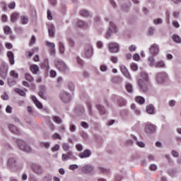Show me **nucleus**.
I'll use <instances>...</instances> for the list:
<instances>
[{"mask_svg":"<svg viewBox=\"0 0 181 181\" xmlns=\"http://www.w3.org/2000/svg\"><path fill=\"white\" fill-rule=\"evenodd\" d=\"M140 77L138 80L139 86L144 93H146L148 91V86H149V76L146 72H141Z\"/></svg>","mask_w":181,"mask_h":181,"instance_id":"obj_1","label":"nucleus"},{"mask_svg":"<svg viewBox=\"0 0 181 181\" xmlns=\"http://www.w3.org/2000/svg\"><path fill=\"white\" fill-rule=\"evenodd\" d=\"M16 143L18 145L19 149H21V151H23L24 152H30L32 151V148H30L29 146H26L25 141L22 140H17Z\"/></svg>","mask_w":181,"mask_h":181,"instance_id":"obj_2","label":"nucleus"},{"mask_svg":"<svg viewBox=\"0 0 181 181\" xmlns=\"http://www.w3.org/2000/svg\"><path fill=\"white\" fill-rule=\"evenodd\" d=\"M55 66L59 71H66V70H68L67 66H66V64L62 60H57L55 62Z\"/></svg>","mask_w":181,"mask_h":181,"instance_id":"obj_3","label":"nucleus"},{"mask_svg":"<svg viewBox=\"0 0 181 181\" xmlns=\"http://www.w3.org/2000/svg\"><path fill=\"white\" fill-rule=\"evenodd\" d=\"M168 78V74L165 72H160L157 74L156 81L158 84H162Z\"/></svg>","mask_w":181,"mask_h":181,"instance_id":"obj_4","label":"nucleus"},{"mask_svg":"<svg viewBox=\"0 0 181 181\" xmlns=\"http://www.w3.org/2000/svg\"><path fill=\"white\" fill-rule=\"evenodd\" d=\"M111 32L112 33H117L118 30H117V27L115 26V25L113 23L110 22L109 31L106 33L107 39H109V37H111Z\"/></svg>","mask_w":181,"mask_h":181,"instance_id":"obj_5","label":"nucleus"},{"mask_svg":"<svg viewBox=\"0 0 181 181\" xmlns=\"http://www.w3.org/2000/svg\"><path fill=\"white\" fill-rule=\"evenodd\" d=\"M108 49L110 53H117L118 50H119V46L115 42H110L108 45Z\"/></svg>","mask_w":181,"mask_h":181,"instance_id":"obj_6","label":"nucleus"},{"mask_svg":"<svg viewBox=\"0 0 181 181\" xmlns=\"http://www.w3.org/2000/svg\"><path fill=\"white\" fill-rule=\"evenodd\" d=\"M59 97L63 103H70L71 100V96L67 92L64 91L60 94Z\"/></svg>","mask_w":181,"mask_h":181,"instance_id":"obj_7","label":"nucleus"},{"mask_svg":"<svg viewBox=\"0 0 181 181\" xmlns=\"http://www.w3.org/2000/svg\"><path fill=\"white\" fill-rule=\"evenodd\" d=\"M149 52L151 54H153V56H156V54L159 53V45L155 43L151 45L149 48Z\"/></svg>","mask_w":181,"mask_h":181,"instance_id":"obj_8","label":"nucleus"},{"mask_svg":"<svg viewBox=\"0 0 181 181\" xmlns=\"http://www.w3.org/2000/svg\"><path fill=\"white\" fill-rule=\"evenodd\" d=\"M156 131V126L151 124H147L145 126V132L146 134H153Z\"/></svg>","mask_w":181,"mask_h":181,"instance_id":"obj_9","label":"nucleus"},{"mask_svg":"<svg viewBox=\"0 0 181 181\" xmlns=\"http://www.w3.org/2000/svg\"><path fill=\"white\" fill-rule=\"evenodd\" d=\"M120 70L123 76H124L126 78H128V80H131V74H129V71H128V69H127L125 65H122L120 66Z\"/></svg>","mask_w":181,"mask_h":181,"instance_id":"obj_10","label":"nucleus"},{"mask_svg":"<svg viewBox=\"0 0 181 181\" xmlns=\"http://www.w3.org/2000/svg\"><path fill=\"white\" fill-rule=\"evenodd\" d=\"M31 168L33 172L37 175H42V173H43V169H42V167L37 164H33Z\"/></svg>","mask_w":181,"mask_h":181,"instance_id":"obj_11","label":"nucleus"},{"mask_svg":"<svg viewBox=\"0 0 181 181\" xmlns=\"http://www.w3.org/2000/svg\"><path fill=\"white\" fill-rule=\"evenodd\" d=\"M85 56L87 57V59H90L91 56H93V47L91 45H87L85 47Z\"/></svg>","mask_w":181,"mask_h":181,"instance_id":"obj_12","label":"nucleus"},{"mask_svg":"<svg viewBox=\"0 0 181 181\" xmlns=\"http://www.w3.org/2000/svg\"><path fill=\"white\" fill-rule=\"evenodd\" d=\"M94 170V168L90 165H86L81 168V171L83 173H91L93 170Z\"/></svg>","mask_w":181,"mask_h":181,"instance_id":"obj_13","label":"nucleus"},{"mask_svg":"<svg viewBox=\"0 0 181 181\" xmlns=\"http://www.w3.org/2000/svg\"><path fill=\"white\" fill-rule=\"evenodd\" d=\"M7 57L9 60L10 64L13 66V64H15V55H13V52H12V51H8L7 52Z\"/></svg>","mask_w":181,"mask_h":181,"instance_id":"obj_14","label":"nucleus"},{"mask_svg":"<svg viewBox=\"0 0 181 181\" xmlns=\"http://www.w3.org/2000/svg\"><path fill=\"white\" fill-rule=\"evenodd\" d=\"M32 101H33L35 105L36 106L37 108H39L40 110H42L43 108V105H42V103H40L37 98H35V95H33L31 97Z\"/></svg>","mask_w":181,"mask_h":181,"instance_id":"obj_15","label":"nucleus"},{"mask_svg":"<svg viewBox=\"0 0 181 181\" xmlns=\"http://www.w3.org/2000/svg\"><path fill=\"white\" fill-rule=\"evenodd\" d=\"M78 156L81 158V159H83L84 158H90V156H91V151L86 149L83 153H79Z\"/></svg>","mask_w":181,"mask_h":181,"instance_id":"obj_16","label":"nucleus"},{"mask_svg":"<svg viewBox=\"0 0 181 181\" xmlns=\"http://www.w3.org/2000/svg\"><path fill=\"white\" fill-rule=\"evenodd\" d=\"M8 129H10V131L11 132H13V134H16V135H19V134H21V132L19 131L18 127H16L13 124H9L8 125Z\"/></svg>","mask_w":181,"mask_h":181,"instance_id":"obj_17","label":"nucleus"},{"mask_svg":"<svg viewBox=\"0 0 181 181\" xmlns=\"http://www.w3.org/2000/svg\"><path fill=\"white\" fill-rule=\"evenodd\" d=\"M146 111L148 114H154L155 113V107L153 105H147L146 107Z\"/></svg>","mask_w":181,"mask_h":181,"instance_id":"obj_18","label":"nucleus"},{"mask_svg":"<svg viewBox=\"0 0 181 181\" xmlns=\"http://www.w3.org/2000/svg\"><path fill=\"white\" fill-rule=\"evenodd\" d=\"M7 166L8 168H13L16 166V160H15V158H9L7 161Z\"/></svg>","mask_w":181,"mask_h":181,"instance_id":"obj_19","label":"nucleus"},{"mask_svg":"<svg viewBox=\"0 0 181 181\" xmlns=\"http://www.w3.org/2000/svg\"><path fill=\"white\" fill-rule=\"evenodd\" d=\"M47 46H48V47H50V50H49L50 54H52V56L54 55V53H55L54 43L47 42Z\"/></svg>","mask_w":181,"mask_h":181,"instance_id":"obj_20","label":"nucleus"},{"mask_svg":"<svg viewBox=\"0 0 181 181\" xmlns=\"http://www.w3.org/2000/svg\"><path fill=\"white\" fill-rule=\"evenodd\" d=\"M30 70L33 74H37V71H39V66L36 64H32L30 66Z\"/></svg>","mask_w":181,"mask_h":181,"instance_id":"obj_21","label":"nucleus"},{"mask_svg":"<svg viewBox=\"0 0 181 181\" xmlns=\"http://www.w3.org/2000/svg\"><path fill=\"white\" fill-rule=\"evenodd\" d=\"M19 18V13L14 12L11 15V22L13 23Z\"/></svg>","mask_w":181,"mask_h":181,"instance_id":"obj_22","label":"nucleus"},{"mask_svg":"<svg viewBox=\"0 0 181 181\" xmlns=\"http://www.w3.org/2000/svg\"><path fill=\"white\" fill-rule=\"evenodd\" d=\"M48 33L50 37H54V25H49L48 28Z\"/></svg>","mask_w":181,"mask_h":181,"instance_id":"obj_23","label":"nucleus"},{"mask_svg":"<svg viewBox=\"0 0 181 181\" xmlns=\"http://www.w3.org/2000/svg\"><path fill=\"white\" fill-rule=\"evenodd\" d=\"M70 156H73V152L68 151L67 154H62V160L64 161L70 159Z\"/></svg>","mask_w":181,"mask_h":181,"instance_id":"obj_24","label":"nucleus"},{"mask_svg":"<svg viewBox=\"0 0 181 181\" xmlns=\"http://www.w3.org/2000/svg\"><path fill=\"white\" fill-rule=\"evenodd\" d=\"M136 103H138V104H140L142 105V104H145V98L142 96H136L135 98Z\"/></svg>","mask_w":181,"mask_h":181,"instance_id":"obj_25","label":"nucleus"},{"mask_svg":"<svg viewBox=\"0 0 181 181\" xmlns=\"http://www.w3.org/2000/svg\"><path fill=\"white\" fill-rule=\"evenodd\" d=\"M21 21L23 25H28V23L29 22V17H28L26 16H21Z\"/></svg>","mask_w":181,"mask_h":181,"instance_id":"obj_26","label":"nucleus"},{"mask_svg":"<svg viewBox=\"0 0 181 181\" xmlns=\"http://www.w3.org/2000/svg\"><path fill=\"white\" fill-rule=\"evenodd\" d=\"M96 108L97 110H98L100 114H101V115H103V114H105V108L101 105H96Z\"/></svg>","mask_w":181,"mask_h":181,"instance_id":"obj_27","label":"nucleus"},{"mask_svg":"<svg viewBox=\"0 0 181 181\" xmlns=\"http://www.w3.org/2000/svg\"><path fill=\"white\" fill-rule=\"evenodd\" d=\"M117 104L119 107H124V105H126L127 104V100L123 98H119L117 100Z\"/></svg>","mask_w":181,"mask_h":181,"instance_id":"obj_28","label":"nucleus"},{"mask_svg":"<svg viewBox=\"0 0 181 181\" xmlns=\"http://www.w3.org/2000/svg\"><path fill=\"white\" fill-rule=\"evenodd\" d=\"M172 39L175 43H181V38L177 34H174L172 36Z\"/></svg>","mask_w":181,"mask_h":181,"instance_id":"obj_29","label":"nucleus"},{"mask_svg":"<svg viewBox=\"0 0 181 181\" xmlns=\"http://www.w3.org/2000/svg\"><path fill=\"white\" fill-rule=\"evenodd\" d=\"M40 148H45V149H49L50 148V143L49 142H40Z\"/></svg>","mask_w":181,"mask_h":181,"instance_id":"obj_30","label":"nucleus"},{"mask_svg":"<svg viewBox=\"0 0 181 181\" xmlns=\"http://www.w3.org/2000/svg\"><path fill=\"white\" fill-rule=\"evenodd\" d=\"M52 121H54V122H55L56 124H62V122H63V121L59 116H53Z\"/></svg>","mask_w":181,"mask_h":181,"instance_id":"obj_31","label":"nucleus"},{"mask_svg":"<svg viewBox=\"0 0 181 181\" xmlns=\"http://www.w3.org/2000/svg\"><path fill=\"white\" fill-rule=\"evenodd\" d=\"M25 78L27 80V81H29L30 83H33V77L30 74L26 73L25 74Z\"/></svg>","mask_w":181,"mask_h":181,"instance_id":"obj_32","label":"nucleus"},{"mask_svg":"<svg viewBox=\"0 0 181 181\" xmlns=\"http://www.w3.org/2000/svg\"><path fill=\"white\" fill-rule=\"evenodd\" d=\"M81 16H83L84 18H87L90 16V13L87 11V10H81L80 11Z\"/></svg>","mask_w":181,"mask_h":181,"instance_id":"obj_33","label":"nucleus"},{"mask_svg":"<svg viewBox=\"0 0 181 181\" xmlns=\"http://www.w3.org/2000/svg\"><path fill=\"white\" fill-rule=\"evenodd\" d=\"M77 26L78 28H87V23H84L83 21H78L77 22Z\"/></svg>","mask_w":181,"mask_h":181,"instance_id":"obj_34","label":"nucleus"},{"mask_svg":"<svg viewBox=\"0 0 181 181\" xmlns=\"http://www.w3.org/2000/svg\"><path fill=\"white\" fill-rule=\"evenodd\" d=\"M62 149L65 151V152H69V151H70V145L67 143H64L62 144Z\"/></svg>","mask_w":181,"mask_h":181,"instance_id":"obj_35","label":"nucleus"},{"mask_svg":"<svg viewBox=\"0 0 181 181\" xmlns=\"http://www.w3.org/2000/svg\"><path fill=\"white\" fill-rule=\"evenodd\" d=\"M16 93H17V94H19L22 97H25L26 95V93H25L24 90L22 89H19V88L16 89Z\"/></svg>","mask_w":181,"mask_h":181,"instance_id":"obj_36","label":"nucleus"},{"mask_svg":"<svg viewBox=\"0 0 181 181\" xmlns=\"http://www.w3.org/2000/svg\"><path fill=\"white\" fill-rule=\"evenodd\" d=\"M130 69L132 71H138V64L135 63H132L130 64Z\"/></svg>","mask_w":181,"mask_h":181,"instance_id":"obj_37","label":"nucleus"},{"mask_svg":"<svg viewBox=\"0 0 181 181\" xmlns=\"http://www.w3.org/2000/svg\"><path fill=\"white\" fill-rule=\"evenodd\" d=\"M36 43V37L35 35H33L31 37V39L30 40L29 42V46H33Z\"/></svg>","mask_w":181,"mask_h":181,"instance_id":"obj_38","label":"nucleus"},{"mask_svg":"<svg viewBox=\"0 0 181 181\" xmlns=\"http://www.w3.org/2000/svg\"><path fill=\"white\" fill-rule=\"evenodd\" d=\"M38 95L40 98H42V100H46V95H45V88H42V90L38 93Z\"/></svg>","mask_w":181,"mask_h":181,"instance_id":"obj_39","label":"nucleus"},{"mask_svg":"<svg viewBox=\"0 0 181 181\" xmlns=\"http://www.w3.org/2000/svg\"><path fill=\"white\" fill-rule=\"evenodd\" d=\"M59 47L60 53L62 54L64 53V44H63V42H59Z\"/></svg>","mask_w":181,"mask_h":181,"instance_id":"obj_40","label":"nucleus"},{"mask_svg":"<svg viewBox=\"0 0 181 181\" xmlns=\"http://www.w3.org/2000/svg\"><path fill=\"white\" fill-rule=\"evenodd\" d=\"M10 76L11 77H13V78H18V73H16V71H15V70H11L10 71Z\"/></svg>","mask_w":181,"mask_h":181,"instance_id":"obj_41","label":"nucleus"},{"mask_svg":"<svg viewBox=\"0 0 181 181\" xmlns=\"http://www.w3.org/2000/svg\"><path fill=\"white\" fill-rule=\"evenodd\" d=\"M156 67H165V62L163 61H160L156 64Z\"/></svg>","mask_w":181,"mask_h":181,"instance_id":"obj_42","label":"nucleus"},{"mask_svg":"<svg viewBox=\"0 0 181 181\" xmlns=\"http://www.w3.org/2000/svg\"><path fill=\"white\" fill-rule=\"evenodd\" d=\"M25 57H27V59H30V57H32L33 56V52L32 51H27L25 52Z\"/></svg>","mask_w":181,"mask_h":181,"instance_id":"obj_43","label":"nucleus"},{"mask_svg":"<svg viewBox=\"0 0 181 181\" xmlns=\"http://www.w3.org/2000/svg\"><path fill=\"white\" fill-rule=\"evenodd\" d=\"M126 90H127L128 93H132V85L130 83L126 84Z\"/></svg>","mask_w":181,"mask_h":181,"instance_id":"obj_44","label":"nucleus"},{"mask_svg":"<svg viewBox=\"0 0 181 181\" xmlns=\"http://www.w3.org/2000/svg\"><path fill=\"white\" fill-rule=\"evenodd\" d=\"M69 169L70 170H76V169H78V165H77L76 164L70 165L69 166Z\"/></svg>","mask_w":181,"mask_h":181,"instance_id":"obj_45","label":"nucleus"},{"mask_svg":"<svg viewBox=\"0 0 181 181\" xmlns=\"http://www.w3.org/2000/svg\"><path fill=\"white\" fill-rule=\"evenodd\" d=\"M60 149V146L56 144L54 147H52L51 151L52 152H56Z\"/></svg>","mask_w":181,"mask_h":181,"instance_id":"obj_46","label":"nucleus"},{"mask_svg":"<svg viewBox=\"0 0 181 181\" xmlns=\"http://www.w3.org/2000/svg\"><path fill=\"white\" fill-rule=\"evenodd\" d=\"M4 32L5 35H9L11 33V28L6 26L4 28Z\"/></svg>","mask_w":181,"mask_h":181,"instance_id":"obj_47","label":"nucleus"},{"mask_svg":"<svg viewBox=\"0 0 181 181\" xmlns=\"http://www.w3.org/2000/svg\"><path fill=\"white\" fill-rule=\"evenodd\" d=\"M0 76L2 77V78H5L6 77V71L5 70H0Z\"/></svg>","mask_w":181,"mask_h":181,"instance_id":"obj_48","label":"nucleus"},{"mask_svg":"<svg viewBox=\"0 0 181 181\" xmlns=\"http://www.w3.org/2000/svg\"><path fill=\"white\" fill-rule=\"evenodd\" d=\"M68 87L71 91H74V84L71 82H69L68 84Z\"/></svg>","mask_w":181,"mask_h":181,"instance_id":"obj_49","label":"nucleus"},{"mask_svg":"<svg viewBox=\"0 0 181 181\" xmlns=\"http://www.w3.org/2000/svg\"><path fill=\"white\" fill-rule=\"evenodd\" d=\"M154 25H160L162 23V20L160 18H157L153 21Z\"/></svg>","mask_w":181,"mask_h":181,"instance_id":"obj_50","label":"nucleus"},{"mask_svg":"<svg viewBox=\"0 0 181 181\" xmlns=\"http://www.w3.org/2000/svg\"><path fill=\"white\" fill-rule=\"evenodd\" d=\"M15 6H16V4H15L14 1H12L8 4L9 9H15Z\"/></svg>","mask_w":181,"mask_h":181,"instance_id":"obj_51","label":"nucleus"},{"mask_svg":"<svg viewBox=\"0 0 181 181\" xmlns=\"http://www.w3.org/2000/svg\"><path fill=\"white\" fill-rule=\"evenodd\" d=\"M110 61L112 63H117V62H118V58L117 57H110Z\"/></svg>","mask_w":181,"mask_h":181,"instance_id":"obj_52","label":"nucleus"},{"mask_svg":"<svg viewBox=\"0 0 181 181\" xmlns=\"http://www.w3.org/2000/svg\"><path fill=\"white\" fill-rule=\"evenodd\" d=\"M52 138H53L54 139H62V136H59V134H57V133L54 134L52 135Z\"/></svg>","mask_w":181,"mask_h":181,"instance_id":"obj_53","label":"nucleus"},{"mask_svg":"<svg viewBox=\"0 0 181 181\" xmlns=\"http://www.w3.org/2000/svg\"><path fill=\"white\" fill-rule=\"evenodd\" d=\"M67 40L69 46H71V47H73V46H74V41L71 38H68Z\"/></svg>","mask_w":181,"mask_h":181,"instance_id":"obj_54","label":"nucleus"},{"mask_svg":"<svg viewBox=\"0 0 181 181\" xmlns=\"http://www.w3.org/2000/svg\"><path fill=\"white\" fill-rule=\"evenodd\" d=\"M0 8H2L3 10L6 11L7 10L6 4H5L4 2H1L0 3Z\"/></svg>","mask_w":181,"mask_h":181,"instance_id":"obj_55","label":"nucleus"},{"mask_svg":"<svg viewBox=\"0 0 181 181\" xmlns=\"http://www.w3.org/2000/svg\"><path fill=\"white\" fill-rule=\"evenodd\" d=\"M136 145H138L139 148H145V143L142 141H137Z\"/></svg>","mask_w":181,"mask_h":181,"instance_id":"obj_56","label":"nucleus"},{"mask_svg":"<svg viewBox=\"0 0 181 181\" xmlns=\"http://www.w3.org/2000/svg\"><path fill=\"white\" fill-rule=\"evenodd\" d=\"M102 173H104V175H108L110 173V170L105 169V168H100Z\"/></svg>","mask_w":181,"mask_h":181,"instance_id":"obj_57","label":"nucleus"},{"mask_svg":"<svg viewBox=\"0 0 181 181\" xmlns=\"http://www.w3.org/2000/svg\"><path fill=\"white\" fill-rule=\"evenodd\" d=\"M76 148L77 149V151H78L79 152H81V151H83V146L81 144H76Z\"/></svg>","mask_w":181,"mask_h":181,"instance_id":"obj_58","label":"nucleus"},{"mask_svg":"<svg viewBox=\"0 0 181 181\" xmlns=\"http://www.w3.org/2000/svg\"><path fill=\"white\" fill-rule=\"evenodd\" d=\"M81 125L83 128H84L85 129H87V128H88V124H87V122H82L81 123Z\"/></svg>","mask_w":181,"mask_h":181,"instance_id":"obj_59","label":"nucleus"},{"mask_svg":"<svg viewBox=\"0 0 181 181\" xmlns=\"http://www.w3.org/2000/svg\"><path fill=\"white\" fill-rule=\"evenodd\" d=\"M69 131H71V132H76V126H74V124H70Z\"/></svg>","mask_w":181,"mask_h":181,"instance_id":"obj_60","label":"nucleus"},{"mask_svg":"<svg viewBox=\"0 0 181 181\" xmlns=\"http://www.w3.org/2000/svg\"><path fill=\"white\" fill-rule=\"evenodd\" d=\"M47 19L49 21H52V19H53V17L52 16V12L49 10L47 11Z\"/></svg>","mask_w":181,"mask_h":181,"instance_id":"obj_61","label":"nucleus"},{"mask_svg":"<svg viewBox=\"0 0 181 181\" xmlns=\"http://www.w3.org/2000/svg\"><path fill=\"white\" fill-rule=\"evenodd\" d=\"M133 59H134V60H135L136 62H138V61L139 60V59H141V57H139V54H135L133 56Z\"/></svg>","mask_w":181,"mask_h":181,"instance_id":"obj_62","label":"nucleus"},{"mask_svg":"<svg viewBox=\"0 0 181 181\" xmlns=\"http://www.w3.org/2000/svg\"><path fill=\"white\" fill-rule=\"evenodd\" d=\"M150 170H156L158 169V167H156V165L151 164L149 167Z\"/></svg>","mask_w":181,"mask_h":181,"instance_id":"obj_63","label":"nucleus"},{"mask_svg":"<svg viewBox=\"0 0 181 181\" xmlns=\"http://www.w3.org/2000/svg\"><path fill=\"white\" fill-rule=\"evenodd\" d=\"M56 71L52 70L50 71V77H55L57 76Z\"/></svg>","mask_w":181,"mask_h":181,"instance_id":"obj_64","label":"nucleus"}]
</instances>
